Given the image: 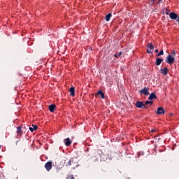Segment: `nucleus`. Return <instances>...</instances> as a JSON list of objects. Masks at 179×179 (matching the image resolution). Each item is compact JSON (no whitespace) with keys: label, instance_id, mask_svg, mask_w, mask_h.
<instances>
[{"label":"nucleus","instance_id":"nucleus-1","mask_svg":"<svg viewBox=\"0 0 179 179\" xmlns=\"http://www.w3.org/2000/svg\"><path fill=\"white\" fill-rule=\"evenodd\" d=\"M153 104V101H146L145 102L137 101L135 104L136 107L138 108H147L148 106H152Z\"/></svg>","mask_w":179,"mask_h":179},{"label":"nucleus","instance_id":"nucleus-2","mask_svg":"<svg viewBox=\"0 0 179 179\" xmlns=\"http://www.w3.org/2000/svg\"><path fill=\"white\" fill-rule=\"evenodd\" d=\"M175 61H176V58H174V56L169 55L166 57V64H169V65H173Z\"/></svg>","mask_w":179,"mask_h":179},{"label":"nucleus","instance_id":"nucleus-3","mask_svg":"<svg viewBox=\"0 0 179 179\" xmlns=\"http://www.w3.org/2000/svg\"><path fill=\"white\" fill-rule=\"evenodd\" d=\"M72 169H75L76 167H79V163L78 162V159L75 158L71 159V165Z\"/></svg>","mask_w":179,"mask_h":179},{"label":"nucleus","instance_id":"nucleus-4","mask_svg":"<svg viewBox=\"0 0 179 179\" xmlns=\"http://www.w3.org/2000/svg\"><path fill=\"white\" fill-rule=\"evenodd\" d=\"M62 165L65 167H69L71 166V159H69L68 158H64L62 162Z\"/></svg>","mask_w":179,"mask_h":179},{"label":"nucleus","instance_id":"nucleus-5","mask_svg":"<svg viewBox=\"0 0 179 179\" xmlns=\"http://www.w3.org/2000/svg\"><path fill=\"white\" fill-rule=\"evenodd\" d=\"M45 169H46L47 171H50L51 169H52V162H48L45 164Z\"/></svg>","mask_w":179,"mask_h":179},{"label":"nucleus","instance_id":"nucleus-6","mask_svg":"<svg viewBox=\"0 0 179 179\" xmlns=\"http://www.w3.org/2000/svg\"><path fill=\"white\" fill-rule=\"evenodd\" d=\"M64 142L66 146H71V145H72V141H71V138H65Z\"/></svg>","mask_w":179,"mask_h":179},{"label":"nucleus","instance_id":"nucleus-7","mask_svg":"<svg viewBox=\"0 0 179 179\" xmlns=\"http://www.w3.org/2000/svg\"><path fill=\"white\" fill-rule=\"evenodd\" d=\"M147 52L148 54H152V50H153V44L152 43H149L148 45H147Z\"/></svg>","mask_w":179,"mask_h":179},{"label":"nucleus","instance_id":"nucleus-8","mask_svg":"<svg viewBox=\"0 0 179 179\" xmlns=\"http://www.w3.org/2000/svg\"><path fill=\"white\" fill-rule=\"evenodd\" d=\"M157 114L160 115L162 114H164V109L162 107H159L157 109Z\"/></svg>","mask_w":179,"mask_h":179},{"label":"nucleus","instance_id":"nucleus-9","mask_svg":"<svg viewBox=\"0 0 179 179\" xmlns=\"http://www.w3.org/2000/svg\"><path fill=\"white\" fill-rule=\"evenodd\" d=\"M178 16V15L176 13H171L169 14L170 19H172L173 20H176V19H177Z\"/></svg>","mask_w":179,"mask_h":179},{"label":"nucleus","instance_id":"nucleus-10","mask_svg":"<svg viewBox=\"0 0 179 179\" xmlns=\"http://www.w3.org/2000/svg\"><path fill=\"white\" fill-rule=\"evenodd\" d=\"M141 93H143L145 96H148L149 94V90L148 88H143L140 91Z\"/></svg>","mask_w":179,"mask_h":179},{"label":"nucleus","instance_id":"nucleus-11","mask_svg":"<svg viewBox=\"0 0 179 179\" xmlns=\"http://www.w3.org/2000/svg\"><path fill=\"white\" fill-rule=\"evenodd\" d=\"M17 136H22V134H23V131H22V127H17Z\"/></svg>","mask_w":179,"mask_h":179},{"label":"nucleus","instance_id":"nucleus-12","mask_svg":"<svg viewBox=\"0 0 179 179\" xmlns=\"http://www.w3.org/2000/svg\"><path fill=\"white\" fill-rule=\"evenodd\" d=\"M163 62V59L161 58H156L155 64L157 66H159Z\"/></svg>","mask_w":179,"mask_h":179},{"label":"nucleus","instance_id":"nucleus-13","mask_svg":"<svg viewBox=\"0 0 179 179\" xmlns=\"http://www.w3.org/2000/svg\"><path fill=\"white\" fill-rule=\"evenodd\" d=\"M168 71H169V69L167 67L161 69V73H162V75H167Z\"/></svg>","mask_w":179,"mask_h":179},{"label":"nucleus","instance_id":"nucleus-14","mask_svg":"<svg viewBox=\"0 0 179 179\" xmlns=\"http://www.w3.org/2000/svg\"><path fill=\"white\" fill-rule=\"evenodd\" d=\"M55 105L52 104L49 106V110L50 113H54V111H55Z\"/></svg>","mask_w":179,"mask_h":179},{"label":"nucleus","instance_id":"nucleus-15","mask_svg":"<svg viewBox=\"0 0 179 179\" xmlns=\"http://www.w3.org/2000/svg\"><path fill=\"white\" fill-rule=\"evenodd\" d=\"M153 99H156V94H155V92H152L150 94L148 100H153Z\"/></svg>","mask_w":179,"mask_h":179},{"label":"nucleus","instance_id":"nucleus-16","mask_svg":"<svg viewBox=\"0 0 179 179\" xmlns=\"http://www.w3.org/2000/svg\"><path fill=\"white\" fill-rule=\"evenodd\" d=\"M71 96H75V87H72L69 90Z\"/></svg>","mask_w":179,"mask_h":179},{"label":"nucleus","instance_id":"nucleus-17","mask_svg":"<svg viewBox=\"0 0 179 179\" xmlns=\"http://www.w3.org/2000/svg\"><path fill=\"white\" fill-rule=\"evenodd\" d=\"M95 96H101V99H104V93L101 91H99Z\"/></svg>","mask_w":179,"mask_h":179},{"label":"nucleus","instance_id":"nucleus-18","mask_svg":"<svg viewBox=\"0 0 179 179\" xmlns=\"http://www.w3.org/2000/svg\"><path fill=\"white\" fill-rule=\"evenodd\" d=\"M36 129H37V126L36 125H32L31 127H29V131H31V132H33L34 131H36Z\"/></svg>","mask_w":179,"mask_h":179},{"label":"nucleus","instance_id":"nucleus-19","mask_svg":"<svg viewBox=\"0 0 179 179\" xmlns=\"http://www.w3.org/2000/svg\"><path fill=\"white\" fill-rule=\"evenodd\" d=\"M111 16H112L111 13H108V14L106 16V22L110 21V19H111Z\"/></svg>","mask_w":179,"mask_h":179},{"label":"nucleus","instance_id":"nucleus-20","mask_svg":"<svg viewBox=\"0 0 179 179\" xmlns=\"http://www.w3.org/2000/svg\"><path fill=\"white\" fill-rule=\"evenodd\" d=\"M164 52H163V50H162L157 55H156V57H160V55H163Z\"/></svg>","mask_w":179,"mask_h":179},{"label":"nucleus","instance_id":"nucleus-21","mask_svg":"<svg viewBox=\"0 0 179 179\" xmlns=\"http://www.w3.org/2000/svg\"><path fill=\"white\" fill-rule=\"evenodd\" d=\"M67 179H75V178L73 177V176H70L67 178Z\"/></svg>","mask_w":179,"mask_h":179},{"label":"nucleus","instance_id":"nucleus-22","mask_svg":"<svg viewBox=\"0 0 179 179\" xmlns=\"http://www.w3.org/2000/svg\"><path fill=\"white\" fill-rule=\"evenodd\" d=\"M171 55H172L173 57H174V55H176V51L173 50L171 52Z\"/></svg>","mask_w":179,"mask_h":179},{"label":"nucleus","instance_id":"nucleus-23","mask_svg":"<svg viewBox=\"0 0 179 179\" xmlns=\"http://www.w3.org/2000/svg\"><path fill=\"white\" fill-rule=\"evenodd\" d=\"M175 20H176V22H178V23H179V17H178V15L177 16V18L175 19Z\"/></svg>","mask_w":179,"mask_h":179},{"label":"nucleus","instance_id":"nucleus-24","mask_svg":"<svg viewBox=\"0 0 179 179\" xmlns=\"http://www.w3.org/2000/svg\"><path fill=\"white\" fill-rule=\"evenodd\" d=\"M117 55H118V57H121V55H122V52H120Z\"/></svg>","mask_w":179,"mask_h":179},{"label":"nucleus","instance_id":"nucleus-25","mask_svg":"<svg viewBox=\"0 0 179 179\" xmlns=\"http://www.w3.org/2000/svg\"><path fill=\"white\" fill-rule=\"evenodd\" d=\"M114 57H115V58H117V57H118V54H117V53L115 54V55H114Z\"/></svg>","mask_w":179,"mask_h":179},{"label":"nucleus","instance_id":"nucleus-26","mask_svg":"<svg viewBox=\"0 0 179 179\" xmlns=\"http://www.w3.org/2000/svg\"><path fill=\"white\" fill-rule=\"evenodd\" d=\"M155 52H159V50L156 49Z\"/></svg>","mask_w":179,"mask_h":179},{"label":"nucleus","instance_id":"nucleus-27","mask_svg":"<svg viewBox=\"0 0 179 179\" xmlns=\"http://www.w3.org/2000/svg\"><path fill=\"white\" fill-rule=\"evenodd\" d=\"M150 132H155V129H152Z\"/></svg>","mask_w":179,"mask_h":179},{"label":"nucleus","instance_id":"nucleus-28","mask_svg":"<svg viewBox=\"0 0 179 179\" xmlns=\"http://www.w3.org/2000/svg\"><path fill=\"white\" fill-rule=\"evenodd\" d=\"M0 149H1V145H0Z\"/></svg>","mask_w":179,"mask_h":179}]
</instances>
